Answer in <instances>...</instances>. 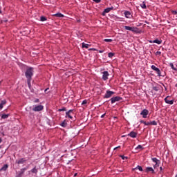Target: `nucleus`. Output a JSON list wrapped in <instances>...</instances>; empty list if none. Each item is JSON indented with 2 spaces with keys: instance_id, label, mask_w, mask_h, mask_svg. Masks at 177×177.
Here are the masks:
<instances>
[{
  "instance_id": "obj_1",
  "label": "nucleus",
  "mask_w": 177,
  "mask_h": 177,
  "mask_svg": "<svg viewBox=\"0 0 177 177\" xmlns=\"http://www.w3.org/2000/svg\"><path fill=\"white\" fill-rule=\"evenodd\" d=\"M34 75V68L28 67L26 68L25 72V76L27 80L28 86L31 85V80H32V76Z\"/></svg>"
},
{
  "instance_id": "obj_2",
  "label": "nucleus",
  "mask_w": 177,
  "mask_h": 177,
  "mask_svg": "<svg viewBox=\"0 0 177 177\" xmlns=\"http://www.w3.org/2000/svg\"><path fill=\"white\" fill-rule=\"evenodd\" d=\"M151 68L153 70V71H156V73L158 74V77H164V75H161V71H160V68L156 67V66L152 65L151 66Z\"/></svg>"
},
{
  "instance_id": "obj_3",
  "label": "nucleus",
  "mask_w": 177,
  "mask_h": 177,
  "mask_svg": "<svg viewBox=\"0 0 177 177\" xmlns=\"http://www.w3.org/2000/svg\"><path fill=\"white\" fill-rule=\"evenodd\" d=\"M114 93H115L113 91H111L110 90H107L106 93H105V95L104 96V98L109 99V98L111 97V95H114Z\"/></svg>"
},
{
  "instance_id": "obj_4",
  "label": "nucleus",
  "mask_w": 177,
  "mask_h": 177,
  "mask_svg": "<svg viewBox=\"0 0 177 177\" xmlns=\"http://www.w3.org/2000/svg\"><path fill=\"white\" fill-rule=\"evenodd\" d=\"M120 100H122V97L120 96L113 97L111 98V103L113 104L115 103V102H120Z\"/></svg>"
},
{
  "instance_id": "obj_5",
  "label": "nucleus",
  "mask_w": 177,
  "mask_h": 177,
  "mask_svg": "<svg viewBox=\"0 0 177 177\" xmlns=\"http://www.w3.org/2000/svg\"><path fill=\"white\" fill-rule=\"evenodd\" d=\"M44 110V106L37 105L32 109V111H42Z\"/></svg>"
},
{
  "instance_id": "obj_6",
  "label": "nucleus",
  "mask_w": 177,
  "mask_h": 177,
  "mask_svg": "<svg viewBox=\"0 0 177 177\" xmlns=\"http://www.w3.org/2000/svg\"><path fill=\"white\" fill-rule=\"evenodd\" d=\"M149 44H157L158 45H161L162 44V40L156 39L155 40H149Z\"/></svg>"
},
{
  "instance_id": "obj_7",
  "label": "nucleus",
  "mask_w": 177,
  "mask_h": 177,
  "mask_svg": "<svg viewBox=\"0 0 177 177\" xmlns=\"http://www.w3.org/2000/svg\"><path fill=\"white\" fill-rule=\"evenodd\" d=\"M73 111H74V110L71 109L69 111H68L67 112H66V118H70L71 120H73V117L71 115V114H73Z\"/></svg>"
},
{
  "instance_id": "obj_8",
  "label": "nucleus",
  "mask_w": 177,
  "mask_h": 177,
  "mask_svg": "<svg viewBox=\"0 0 177 177\" xmlns=\"http://www.w3.org/2000/svg\"><path fill=\"white\" fill-rule=\"evenodd\" d=\"M109 75H110V74H109L108 71H104L102 73V80L104 81H107V80H109Z\"/></svg>"
},
{
  "instance_id": "obj_9",
  "label": "nucleus",
  "mask_w": 177,
  "mask_h": 177,
  "mask_svg": "<svg viewBox=\"0 0 177 177\" xmlns=\"http://www.w3.org/2000/svg\"><path fill=\"white\" fill-rule=\"evenodd\" d=\"M149 115V110L144 109L140 113V115H142L143 118H147V115Z\"/></svg>"
},
{
  "instance_id": "obj_10",
  "label": "nucleus",
  "mask_w": 177,
  "mask_h": 177,
  "mask_svg": "<svg viewBox=\"0 0 177 177\" xmlns=\"http://www.w3.org/2000/svg\"><path fill=\"white\" fill-rule=\"evenodd\" d=\"M171 99V97L167 96L165 98V102L167 104H174V100H169Z\"/></svg>"
},
{
  "instance_id": "obj_11",
  "label": "nucleus",
  "mask_w": 177,
  "mask_h": 177,
  "mask_svg": "<svg viewBox=\"0 0 177 177\" xmlns=\"http://www.w3.org/2000/svg\"><path fill=\"white\" fill-rule=\"evenodd\" d=\"M145 172H147V174H149V172H151V174H156V171H154V169H153V167H147L145 169Z\"/></svg>"
},
{
  "instance_id": "obj_12",
  "label": "nucleus",
  "mask_w": 177,
  "mask_h": 177,
  "mask_svg": "<svg viewBox=\"0 0 177 177\" xmlns=\"http://www.w3.org/2000/svg\"><path fill=\"white\" fill-rule=\"evenodd\" d=\"M27 161V159H26V158H22L18 160H16V164H24V162H26Z\"/></svg>"
},
{
  "instance_id": "obj_13",
  "label": "nucleus",
  "mask_w": 177,
  "mask_h": 177,
  "mask_svg": "<svg viewBox=\"0 0 177 177\" xmlns=\"http://www.w3.org/2000/svg\"><path fill=\"white\" fill-rule=\"evenodd\" d=\"M153 91H155V92H158L160 89H161V85L157 84L156 86H153L152 87Z\"/></svg>"
},
{
  "instance_id": "obj_14",
  "label": "nucleus",
  "mask_w": 177,
  "mask_h": 177,
  "mask_svg": "<svg viewBox=\"0 0 177 177\" xmlns=\"http://www.w3.org/2000/svg\"><path fill=\"white\" fill-rule=\"evenodd\" d=\"M128 136H130V138H135L138 136V133L135 131H131L128 134Z\"/></svg>"
},
{
  "instance_id": "obj_15",
  "label": "nucleus",
  "mask_w": 177,
  "mask_h": 177,
  "mask_svg": "<svg viewBox=\"0 0 177 177\" xmlns=\"http://www.w3.org/2000/svg\"><path fill=\"white\" fill-rule=\"evenodd\" d=\"M113 9H114V7H111V8H106V9L104 10L103 13H102L103 16H104V14H105V13H109V12H111V10H113Z\"/></svg>"
},
{
  "instance_id": "obj_16",
  "label": "nucleus",
  "mask_w": 177,
  "mask_h": 177,
  "mask_svg": "<svg viewBox=\"0 0 177 177\" xmlns=\"http://www.w3.org/2000/svg\"><path fill=\"white\" fill-rule=\"evenodd\" d=\"M26 171H27V167L21 169L19 174H18V177H21V176L24 174V172H26Z\"/></svg>"
},
{
  "instance_id": "obj_17",
  "label": "nucleus",
  "mask_w": 177,
  "mask_h": 177,
  "mask_svg": "<svg viewBox=\"0 0 177 177\" xmlns=\"http://www.w3.org/2000/svg\"><path fill=\"white\" fill-rule=\"evenodd\" d=\"M151 160L153 162H155L156 164V165H158V164H161V161L157 159V158H151Z\"/></svg>"
},
{
  "instance_id": "obj_18",
  "label": "nucleus",
  "mask_w": 177,
  "mask_h": 177,
  "mask_svg": "<svg viewBox=\"0 0 177 177\" xmlns=\"http://www.w3.org/2000/svg\"><path fill=\"white\" fill-rule=\"evenodd\" d=\"M124 16H125V17H127V19H131L132 15H131V12L125 11L124 12Z\"/></svg>"
},
{
  "instance_id": "obj_19",
  "label": "nucleus",
  "mask_w": 177,
  "mask_h": 177,
  "mask_svg": "<svg viewBox=\"0 0 177 177\" xmlns=\"http://www.w3.org/2000/svg\"><path fill=\"white\" fill-rule=\"evenodd\" d=\"M30 172L37 175V174H38V169H37V166H35V167L30 170Z\"/></svg>"
},
{
  "instance_id": "obj_20",
  "label": "nucleus",
  "mask_w": 177,
  "mask_h": 177,
  "mask_svg": "<svg viewBox=\"0 0 177 177\" xmlns=\"http://www.w3.org/2000/svg\"><path fill=\"white\" fill-rule=\"evenodd\" d=\"M53 16H54V17H59V18L64 17V15L60 12L54 14Z\"/></svg>"
},
{
  "instance_id": "obj_21",
  "label": "nucleus",
  "mask_w": 177,
  "mask_h": 177,
  "mask_svg": "<svg viewBox=\"0 0 177 177\" xmlns=\"http://www.w3.org/2000/svg\"><path fill=\"white\" fill-rule=\"evenodd\" d=\"M6 104V100H2L1 104H0V110H2L3 109V106Z\"/></svg>"
},
{
  "instance_id": "obj_22",
  "label": "nucleus",
  "mask_w": 177,
  "mask_h": 177,
  "mask_svg": "<svg viewBox=\"0 0 177 177\" xmlns=\"http://www.w3.org/2000/svg\"><path fill=\"white\" fill-rule=\"evenodd\" d=\"M8 168H9V165H8L7 164L4 165L2 168L0 169V171H6V169H8Z\"/></svg>"
},
{
  "instance_id": "obj_23",
  "label": "nucleus",
  "mask_w": 177,
  "mask_h": 177,
  "mask_svg": "<svg viewBox=\"0 0 177 177\" xmlns=\"http://www.w3.org/2000/svg\"><path fill=\"white\" fill-rule=\"evenodd\" d=\"M61 127H62V128H66V127H67V122H66V120H64L61 124H60Z\"/></svg>"
},
{
  "instance_id": "obj_24",
  "label": "nucleus",
  "mask_w": 177,
  "mask_h": 177,
  "mask_svg": "<svg viewBox=\"0 0 177 177\" xmlns=\"http://www.w3.org/2000/svg\"><path fill=\"white\" fill-rule=\"evenodd\" d=\"M9 115H10V114H3L1 115V118L3 120H6V118H9Z\"/></svg>"
},
{
  "instance_id": "obj_25",
  "label": "nucleus",
  "mask_w": 177,
  "mask_h": 177,
  "mask_svg": "<svg viewBox=\"0 0 177 177\" xmlns=\"http://www.w3.org/2000/svg\"><path fill=\"white\" fill-rule=\"evenodd\" d=\"M140 6L142 9H147V7L146 6V2L143 1L142 4H140Z\"/></svg>"
},
{
  "instance_id": "obj_26",
  "label": "nucleus",
  "mask_w": 177,
  "mask_h": 177,
  "mask_svg": "<svg viewBox=\"0 0 177 177\" xmlns=\"http://www.w3.org/2000/svg\"><path fill=\"white\" fill-rule=\"evenodd\" d=\"M124 29L129 30V31H133V28L130 26H124Z\"/></svg>"
},
{
  "instance_id": "obj_27",
  "label": "nucleus",
  "mask_w": 177,
  "mask_h": 177,
  "mask_svg": "<svg viewBox=\"0 0 177 177\" xmlns=\"http://www.w3.org/2000/svg\"><path fill=\"white\" fill-rule=\"evenodd\" d=\"M169 66H170L171 68H172V70H174V71H176L177 69H176V68H175L173 63H170Z\"/></svg>"
},
{
  "instance_id": "obj_28",
  "label": "nucleus",
  "mask_w": 177,
  "mask_h": 177,
  "mask_svg": "<svg viewBox=\"0 0 177 177\" xmlns=\"http://www.w3.org/2000/svg\"><path fill=\"white\" fill-rule=\"evenodd\" d=\"M82 48H86V49H88V48H89V44L82 43Z\"/></svg>"
},
{
  "instance_id": "obj_29",
  "label": "nucleus",
  "mask_w": 177,
  "mask_h": 177,
  "mask_svg": "<svg viewBox=\"0 0 177 177\" xmlns=\"http://www.w3.org/2000/svg\"><path fill=\"white\" fill-rule=\"evenodd\" d=\"M141 124H144L145 125L149 126L150 125L149 122H145V120L140 121Z\"/></svg>"
},
{
  "instance_id": "obj_30",
  "label": "nucleus",
  "mask_w": 177,
  "mask_h": 177,
  "mask_svg": "<svg viewBox=\"0 0 177 177\" xmlns=\"http://www.w3.org/2000/svg\"><path fill=\"white\" fill-rule=\"evenodd\" d=\"M134 169H139L141 172L143 171V168L140 165L137 166Z\"/></svg>"
},
{
  "instance_id": "obj_31",
  "label": "nucleus",
  "mask_w": 177,
  "mask_h": 177,
  "mask_svg": "<svg viewBox=\"0 0 177 177\" xmlns=\"http://www.w3.org/2000/svg\"><path fill=\"white\" fill-rule=\"evenodd\" d=\"M46 20H48V19H46V17H45L44 16H41L40 17V21H46Z\"/></svg>"
},
{
  "instance_id": "obj_32",
  "label": "nucleus",
  "mask_w": 177,
  "mask_h": 177,
  "mask_svg": "<svg viewBox=\"0 0 177 177\" xmlns=\"http://www.w3.org/2000/svg\"><path fill=\"white\" fill-rule=\"evenodd\" d=\"M149 125H157V122L153 120L152 122H149Z\"/></svg>"
},
{
  "instance_id": "obj_33",
  "label": "nucleus",
  "mask_w": 177,
  "mask_h": 177,
  "mask_svg": "<svg viewBox=\"0 0 177 177\" xmlns=\"http://www.w3.org/2000/svg\"><path fill=\"white\" fill-rule=\"evenodd\" d=\"M58 111H67V109H66V107H63L62 109H58Z\"/></svg>"
},
{
  "instance_id": "obj_34",
  "label": "nucleus",
  "mask_w": 177,
  "mask_h": 177,
  "mask_svg": "<svg viewBox=\"0 0 177 177\" xmlns=\"http://www.w3.org/2000/svg\"><path fill=\"white\" fill-rule=\"evenodd\" d=\"M104 42H113V39H104Z\"/></svg>"
},
{
  "instance_id": "obj_35",
  "label": "nucleus",
  "mask_w": 177,
  "mask_h": 177,
  "mask_svg": "<svg viewBox=\"0 0 177 177\" xmlns=\"http://www.w3.org/2000/svg\"><path fill=\"white\" fill-rule=\"evenodd\" d=\"M136 150H142L143 149V147H142V145H138L136 148Z\"/></svg>"
},
{
  "instance_id": "obj_36",
  "label": "nucleus",
  "mask_w": 177,
  "mask_h": 177,
  "mask_svg": "<svg viewBox=\"0 0 177 177\" xmlns=\"http://www.w3.org/2000/svg\"><path fill=\"white\" fill-rule=\"evenodd\" d=\"M120 158H122L123 160H128V157L124 156L123 155H120Z\"/></svg>"
},
{
  "instance_id": "obj_37",
  "label": "nucleus",
  "mask_w": 177,
  "mask_h": 177,
  "mask_svg": "<svg viewBox=\"0 0 177 177\" xmlns=\"http://www.w3.org/2000/svg\"><path fill=\"white\" fill-rule=\"evenodd\" d=\"M113 56H114V53H109L108 54V57H110V58L113 57Z\"/></svg>"
},
{
  "instance_id": "obj_38",
  "label": "nucleus",
  "mask_w": 177,
  "mask_h": 177,
  "mask_svg": "<svg viewBox=\"0 0 177 177\" xmlns=\"http://www.w3.org/2000/svg\"><path fill=\"white\" fill-rule=\"evenodd\" d=\"M88 103V101L86 100H83L82 102V105L84 106V104H86Z\"/></svg>"
},
{
  "instance_id": "obj_39",
  "label": "nucleus",
  "mask_w": 177,
  "mask_h": 177,
  "mask_svg": "<svg viewBox=\"0 0 177 177\" xmlns=\"http://www.w3.org/2000/svg\"><path fill=\"white\" fill-rule=\"evenodd\" d=\"M157 167H160V163H158V165H157V163H156V164L153 165L154 169H156V168H157Z\"/></svg>"
},
{
  "instance_id": "obj_40",
  "label": "nucleus",
  "mask_w": 177,
  "mask_h": 177,
  "mask_svg": "<svg viewBox=\"0 0 177 177\" xmlns=\"http://www.w3.org/2000/svg\"><path fill=\"white\" fill-rule=\"evenodd\" d=\"M93 1L95 2V3H100L101 0H93Z\"/></svg>"
},
{
  "instance_id": "obj_41",
  "label": "nucleus",
  "mask_w": 177,
  "mask_h": 177,
  "mask_svg": "<svg viewBox=\"0 0 177 177\" xmlns=\"http://www.w3.org/2000/svg\"><path fill=\"white\" fill-rule=\"evenodd\" d=\"M172 14H173V15H177V11L173 10V11H172Z\"/></svg>"
},
{
  "instance_id": "obj_42",
  "label": "nucleus",
  "mask_w": 177,
  "mask_h": 177,
  "mask_svg": "<svg viewBox=\"0 0 177 177\" xmlns=\"http://www.w3.org/2000/svg\"><path fill=\"white\" fill-rule=\"evenodd\" d=\"M35 103H39V99H36L35 100Z\"/></svg>"
},
{
  "instance_id": "obj_43",
  "label": "nucleus",
  "mask_w": 177,
  "mask_h": 177,
  "mask_svg": "<svg viewBox=\"0 0 177 177\" xmlns=\"http://www.w3.org/2000/svg\"><path fill=\"white\" fill-rule=\"evenodd\" d=\"M156 55H161V52H160V51H157V52L156 53Z\"/></svg>"
},
{
  "instance_id": "obj_44",
  "label": "nucleus",
  "mask_w": 177,
  "mask_h": 177,
  "mask_svg": "<svg viewBox=\"0 0 177 177\" xmlns=\"http://www.w3.org/2000/svg\"><path fill=\"white\" fill-rule=\"evenodd\" d=\"M48 91H49V88H47L45 89V91H44L45 93H47L46 92H48Z\"/></svg>"
},
{
  "instance_id": "obj_45",
  "label": "nucleus",
  "mask_w": 177,
  "mask_h": 177,
  "mask_svg": "<svg viewBox=\"0 0 177 177\" xmlns=\"http://www.w3.org/2000/svg\"><path fill=\"white\" fill-rule=\"evenodd\" d=\"M120 147H121V146H118V147L114 148V150H117V149H120Z\"/></svg>"
},
{
  "instance_id": "obj_46",
  "label": "nucleus",
  "mask_w": 177,
  "mask_h": 177,
  "mask_svg": "<svg viewBox=\"0 0 177 177\" xmlns=\"http://www.w3.org/2000/svg\"><path fill=\"white\" fill-rule=\"evenodd\" d=\"M160 172H162V167H160Z\"/></svg>"
},
{
  "instance_id": "obj_47",
  "label": "nucleus",
  "mask_w": 177,
  "mask_h": 177,
  "mask_svg": "<svg viewBox=\"0 0 177 177\" xmlns=\"http://www.w3.org/2000/svg\"><path fill=\"white\" fill-rule=\"evenodd\" d=\"M105 115H106V113L102 115L101 118H103V117H104Z\"/></svg>"
},
{
  "instance_id": "obj_48",
  "label": "nucleus",
  "mask_w": 177,
  "mask_h": 177,
  "mask_svg": "<svg viewBox=\"0 0 177 177\" xmlns=\"http://www.w3.org/2000/svg\"><path fill=\"white\" fill-rule=\"evenodd\" d=\"M104 50H99V53H103Z\"/></svg>"
},
{
  "instance_id": "obj_49",
  "label": "nucleus",
  "mask_w": 177,
  "mask_h": 177,
  "mask_svg": "<svg viewBox=\"0 0 177 177\" xmlns=\"http://www.w3.org/2000/svg\"><path fill=\"white\" fill-rule=\"evenodd\" d=\"M0 143H2V138H0Z\"/></svg>"
},
{
  "instance_id": "obj_50",
  "label": "nucleus",
  "mask_w": 177,
  "mask_h": 177,
  "mask_svg": "<svg viewBox=\"0 0 177 177\" xmlns=\"http://www.w3.org/2000/svg\"><path fill=\"white\" fill-rule=\"evenodd\" d=\"M77 175V173H75V174H74V176H76Z\"/></svg>"
},
{
  "instance_id": "obj_51",
  "label": "nucleus",
  "mask_w": 177,
  "mask_h": 177,
  "mask_svg": "<svg viewBox=\"0 0 177 177\" xmlns=\"http://www.w3.org/2000/svg\"><path fill=\"white\" fill-rule=\"evenodd\" d=\"M91 50H95V49H93V48H91Z\"/></svg>"
}]
</instances>
